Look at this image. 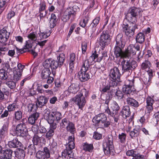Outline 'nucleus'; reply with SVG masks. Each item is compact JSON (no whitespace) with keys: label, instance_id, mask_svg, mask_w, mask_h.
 I'll use <instances>...</instances> for the list:
<instances>
[{"label":"nucleus","instance_id":"f257e3e1","mask_svg":"<svg viewBox=\"0 0 159 159\" xmlns=\"http://www.w3.org/2000/svg\"><path fill=\"white\" fill-rule=\"evenodd\" d=\"M44 118L50 124L49 129L46 133L45 137L48 139H50L54 134L55 130L57 127L56 123H54V118L52 115H50L48 110L45 111Z\"/></svg>","mask_w":159,"mask_h":159},{"label":"nucleus","instance_id":"f03ea898","mask_svg":"<svg viewBox=\"0 0 159 159\" xmlns=\"http://www.w3.org/2000/svg\"><path fill=\"white\" fill-rule=\"evenodd\" d=\"M122 37L121 34H118L116 37V44L114 48V53L116 57H121V58H125L124 52H123L121 49L124 47L125 44Z\"/></svg>","mask_w":159,"mask_h":159},{"label":"nucleus","instance_id":"7ed1b4c3","mask_svg":"<svg viewBox=\"0 0 159 159\" xmlns=\"http://www.w3.org/2000/svg\"><path fill=\"white\" fill-rule=\"evenodd\" d=\"M88 91L85 89H81V91L79 93L75 96L72 99L75 104L79 107V109L82 110L86 103V100L83 94L85 97L88 95Z\"/></svg>","mask_w":159,"mask_h":159},{"label":"nucleus","instance_id":"20e7f679","mask_svg":"<svg viewBox=\"0 0 159 159\" xmlns=\"http://www.w3.org/2000/svg\"><path fill=\"white\" fill-rule=\"evenodd\" d=\"M140 12L139 8L135 7H130L126 16V19L133 24L135 23L137 21L138 16Z\"/></svg>","mask_w":159,"mask_h":159},{"label":"nucleus","instance_id":"39448f33","mask_svg":"<svg viewBox=\"0 0 159 159\" xmlns=\"http://www.w3.org/2000/svg\"><path fill=\"white\" fill-rule=\"evenodd\" d=\"M11 133L14 136H26L28 134V131L25 124L22 122L17 124L15 129L11 131Z\"/></svg>","mask_w":159,"mask_h":159},{"label":"nucleus","instance_id":"423d86ee","mask_svg":"<svg viewBox=\"0 0 159 159\" xmlns=\"http://www.w3.org/2000/svg\"><path fill=\"white\" fill-rule=\"evenodd\" d=\"M104 151L105 153L107 155L113 154L114 153V146L113 139L111 138L105 139L103 143Z\"/></svg>","mask_w":159,"mask_h":159},{"label":"nucleus","instance_id":"0eeeda50","mask_svg":"<svg viewBox=\"0 0 159 159\" xmlns=\"http://www.w3.org/2000/svg\"><path fill=\"white\" fill-rule=\"evenodd\" d=\"M92 121L96 125L103 124L105 127H107L110 125V121L107 120L106 116L103 113H100L94 116Z\"/></svg>","mask_w":159,"mask_h":159},{"label":"nucleus","instance_id":"6e6552de","mask_svg":"<svg viewBox=\"0 0 159 159\" xmlns=\"http://www.w3.org/2000/svg\"><path fill=\"white\" fill-rule=\"evenodd\" d=\"M89 66L88 67L83 63L81 70L78 73V76L82 82H85L90 78Z\"/></svg>","mask_w":159,"mask_h":159},{"label":"nucleus","instance_id":"1a4fd4ad","mask_svg":"<svg viewBox=\"0 0 159 159\" xmlns=\"http://www.w3.org/2000/svg\"><path fill=\"white\" fill-rule=\"evenodd\" d=\"M109 76L110 81L111 83H113L114 85H116L117 83L120 81V74L118 69L116 67H114L110 70Z\"/></svg>","mask_w":159,"mask_h":159},{"label":"nucleus","instance_id":"9d476101","mask_svg":"<svg viewBox=\"0 0 159 159\" xmlns=\"http://www.w3.org/2000/svg\"><path fill=\"white\" fill-rule=\"evenodd\" d=\"M98 56L96 51H95L88 59L84 61L83 63L88 67L89 66L90 67V65L93 64L94 62H100L102 59L103 56Z\"/></svg>","mask_w":159,"mask_h":159},{"label":"nucleus","instance_id":"9b49d317","mask_svg":"<svg viewBox=\"0 0 159 159\" xmlns=\"http://www.w3.org/2000/svg\"><path fill=\"white\" fill-rule=\"evenodd\" d=\"M105 108L104 109L105 112L110 115L111 116H113L115 115H117L118 114L119 110L120 107L118 103L116 101H113L111 107L112 111L111 112L109 109L108 104L107 103L105 104Z\"/></svg>","mask_w":159,"mask_h":159},{"label":"nucleus","instance_id":"f8f14e48","mask_svg":"<svg viewBox=\"0 0 159 159\" xmlns=\"http://www.w3.org/2000/svg\"><path fill=\"white\" fill-rule=\"evenodd\" d=\"M123 60L121 62L122 70L124 71L131 70L132 68H134L137 66L136 62L134 61H130L128 58H123Z\"/></svg>","mask_w":159,"mask_h":159},{"label":"nucleus","instance_id":"ddd939ff","mask_svg":"<svg viewBox=\"0 0 159 159\" xmlns=\"http://www.w3.org/2000/svg\"><path fill=\"white\" fill-rule=\"evenodd\" d=\"M111 41L110 36L107 31H103L100 34L99 39V43L100 45L104 47L106 45H108Z\"/></svg>","mask_w":159,"mask_h":159},{"label":"nucleus","instance_id":"4468645a","mask_svg":"<svg viewBox=\"0 0 159 159\" xmlns=\"http://www.w3.org/2000/svg\"><path fill=\"white\" fill-rule=\"evenodd\" d=\"M122 27L123 31L125 34L128 36L131 37L134 34V30L137 28V26L135 24L129 25L127 24L123 23Z\"/></svg>","mask_w":159,"mask_h":159},{"label":"nucleus","instance_id":"2eb2a0df","mask_svg":"<svg viewBox=\"0 0 159 159\" xmlns=\"http://www.w3.org/2000/svg\"><path fill=\"white\" fill-rule=\"evenodd\" d=\"M134 80H130L128 79L125 81V84L122 88V91L125 93L129 94L132 92L131 89L134 85Z\"/></svg>","mask_w":159,"mask_h":159},{"label":"nucleus","instance_id":"dca6fc26","mask_svg":"<svg viewBox=\"0 0 159 159\" xmlns=\"http://www.w3.org/2000/svg\"><path fill=\"white\" fill-rule=\"evenodd\" d=\"M9 35L10 33L7 31L5 27L1 29L0 31V42L6 45Z\"/></svg>","mask_w":159,"mask_h":159},{"label":"nucleus","instance_id":"f3484780","mask_svg":"<svg viewBox=\"0 0 159 159\" xmlns=\"http://www.w3.org/2000/svg\"><path fill=\"white\" fill-rule=\"evenodd\" d=\"M116 85H114L113 83L112 82L111 83V82L105 84V85H103L102 87L100 88V90L102 93H108L109 92H111V91H115L113 89H111V87L113 86L114 87L116 86ZM111 95H112V93L110 92Z\"/></svg>","mask_w":159,"mask_h":159},{"label":"nucleus","instance_id":"a211bd4d","mask_svg":"<svg viewBox=\"0 0 159 159\" xmlns=\"http://www.w3.org/2000/svg\"><path fill=\"white\" fill-rule=\"evenodd\" d=\"M134 46L133 45H129L127 48L125 52H124L125 58L129 59L131 55L133 56L136 54Z\"/></svg>","mask_w":159,"mask_h":159},{"label":"nucleus","instance_id":"6ab92c4d","mask_svg":"<svg viewBox=\"0 0 159 159\" xmlns=\"http://www.w3.org/2000/svg\"><path fill=\"white\" fill-rule=\"evenodd\" d=\"M48 101L47 98L44 96H40L37 98L36 105L39 107H41L46 104Z\"/></svg>","mask_w":159,"mask_h":159},{"label":"nucleus","instance_id":"aec40b11","mask_svg":"<svg viewBox=\"0 0 159 159\" xmlns=\"http://www.w3.org/2000/svg\"><path fill=\"white\" fill-rule=\"evenodd\" d=\"M12 151L10 149H7L2 152L0 155V159H11Z\"/></svg>","mask_w":159,"mask_h":159},{"label":"nucleus","instance_id":"412c9836","mask_svg":"<svg viewBox=\"0 0 159 159\" xmlns=\"http://www.w3.org/2000/svg\"><path fill=\"white\" fill-rule=\"evenodd\" d=\"M21 144V143L16 138L13 139L12 141H9L8 144L9 147L10 148L20 147Z\"/></svg>","mask_w":159,"mask_h":159},{"label":"nucleus","instance_id":"4be33fe9","mask_svg":"<svg viewBox=\"0 0 159 159\" xmlns=\"http://www.w3.org/2000/svg\"><path fill=\"white\" fill-rule=\"evenodd\" d=\"M121 115L124 118H126L129 117L130 114V109L129 107H124L120 112Z\"/></svg>","mask_w":159,"mask_h":159},{"label":"nucleus","instance_id":"5701e85b","mask_svg":"<svg viewBox=\"0 0 159 159\" xmlns=\"http://www.w3.org/2000/svg\"><path fill=\"white\" fill-rule=\"evenodd\" d=\"M57 19L56 16L53 13L51 15L49 20V26L51 28H53L55 27L57 22Z\"/></svg>","mask_w":159,"mask_h":159},{"label":"nucleus","instance_id":"b1692460","mask_svg":"<svg viewBox=\"0 0 159 159\" xmlns=\"http://www.w3.org/2000/svg\"><path fill=\"white\" fill-rule=\"evenodd\" d=\"M75 138L74 136H69L68 139V149L72 150L75 147V144L74 143Z\"/></svg>","mask_w":159,"mask_h":159},{"label":"nucleus","instance_id":"393cba45","mask_svg":"<svg viewBox=\"0 0 159 159\" xmlns=\"http://www.w3.org/2000/svg\"><path fill=\"white\" fill-rule=\"evenodd\" d=\"M46 110H48V111L50 112V115H52L55 118V117L57 121V122H59V121L61 120V113L58 111H53L52 112V113H50V110L48 109H45L43 111V117H44V113H45V111Z\"/></svg>","mask_w":159,"mask_h":159},{"label":"nucleus","instance_id":"a878e982","mask_svg":"<svg viewBox=\"0 0 159 159\" xmlns=\"http://www.w3.org/2000/svg\"><path fill=\"white\" fill-rule=\"evenodd\" d=\"M79 85L77 84H71L68 87V92L72 93H76L79 90Z\"/></svg>","mask_w":159,"mask_h":159},{"label":"nucleus","instance_id":"bb28decb","mask_svg":"<svg viewBox=\"0 0 159 159\" xmlns=\"http://www.w3.org/2000/svg\"><path fill=\"white\" fill-rule=\"evenodd\" d=\"M8 125V122L5 123L0 131V138L1 139H3L7 134V129Z\"/></svg>","mask_w":159,"mask_h":159},{"label":"nucleus","instance_id":"cd10ccee","mask_svg":"<svg viewBox=\"0 0 159 159\" xmlns=\"http://www.w3.org/2000/svg\"><path fill=\"white\" fill-rule=\"evenodd\" d=\"M39 116V113L38 112L34 113L28 118V123L32 125L34 124L35 120H37Z\"/></svg>","mask_w":159,"mask_h":159},{"label":"nucleus","instance_id":"c85d7f7f","mask_svg":"<svg viewBox=\"0 0 159 159\" xmlns=\"http://www.w3.org/2000/svg\"><path fill=\"white\" fill-rule=\"evenodd\" d=\"M151 66V64L150 62L148 60H145L141 64V68L142 70L146 71L150 69Z\"/></svg>","mask_w":159,"mask_h":159},{"label":"nucleus","instance_id":"c756f323","mask_svg":"<svg viewBox=\"0 0 159 159\" xmlns=\"http://www.w3.org/2000/svg\"><path fill=\"white\" fill-rule=\"evenodd\" d=\"M126 101L128 104L135 107H137L139 106L138 102L134 99L130 98H128L126 99Z\"/></svg>","mask_w":159,"mask_h":159},{"label":"nucleus","instance_id":"7c9ffc66","mask_svg":"<svg viewBox=\"0 0 159 159\" xmlns=\"http://www.w3.org/2000/svg\"><path fill=\"white\" fill-rule=\"evenodd\" d=\"M50 74L49 69L43 68L42 71L41 77L43 79H46L49 77Z\"/></svg>","mask_w":159,"mask_h":159},{"label":"nucleus","instance_id":"2f4dec72","mask_svg":"<svg viewBox=\"0 0 159 159\" xmlns=\"http://www.w3.org/2000/svg\"><path fill=\"white\" fill-rule=\"evenodd\" d=\"M13 80L17 81L20 80L22 75V72L13 68Z\"/></svg>","mask_w":159,"mask_h":159},{"label":"nucleus","instance_id":"473e14b6","mask_svg":"<svg viewBox=\"0 0 159 159\" xmlns=\"http://www.w3.org/2000/svg\"><path fill=\"white\" fill-rule=\"evenodd\" d=\"M88 13H85V16L83 18L80 23V25L82 27H84L87 24L89 20V16Z\"/></svg>","mask_w":159,"mask_h":159},{"label":"nucleus","instance_id":"72a5a7b5","mask_svg":"<svg viewBox=\"0 0 159 159\" xmlns=\"http://www.w3.org/2000/svg\"><path fill=\"white\" fill-rule=\"evenodd\" d=\"M16 157L19 159H24L25 156L24 151L23 149H20L15 152Z\"/></svg>","mask_w":159,"mask_h":159},{"label":"nucleus","instance_id":"f704fd0d","mask_svg":"<svg viewBox=\"0 0 159 159\" xmlns=\"http://www.w3.org/2000/svg\"><path fill=\"white\" fill-rule=\"evenodd\" d=\"M66 129L71 134H74L75 131V125L72 122H69L68 125L66 126Z\"/></svg>","mask_w":159,"mask_h":159},{"label":"nucleus","instance_id":"c9c22d12","mask_svg":"<svg viewBox=\"0 0 159 159\" xmlns=\"http://www.w3.org/2000/svg\"><path fill=\"white\" fill-rule=\"evenodd\" d=\"M93 145L91 144H88L86 143H84L83 145V149L85 151L91 152L93 149Z\"/></svg>","mask_w":159,"mask_h":159},{"label":"nucleus","instance_id":"e433bc0d","mask_svg":"<svg viewBox=\"0 0 159 159\" xmlns=\"http://www.w3.org/2000/svg\"><path fill=\"white\" fill-rule=\"evenodd\" d=\"M145 37L144 34L142 33H139L138 34L136 37V42L139 43H142L145 40Z\"/></svg>","mask_w":159,"mask_h":159},{"label":"nucleus","instance_id":"4c0bfd02","mask_svg":"<svg viewBox=\"0 0 159 159\" xmlns=\"http://www.w3.org/2000/svg\"><path fill=\"white\" fill-rule=\"evenodd\" d=\"M37 34L35 32H32L28 35V38L31 41L34 42L36 41L37 38Z\"/></svg>","mask_w":159,"mask_h":159},{"label":"nucleus","instance_id":"58836bf2","mask_svg":"<svg viewBox=\"0 0 159 159\" xmlns=\"http://www.w3.org/2000/svg\"><path fill=\"white\" fill-rule=\"evenodd\" d=\"M69 151H68L67 150H64L61 153V156L62 157H66L67 155L70 158H72L73 156V153L71 151V150H70L69 149Z\"/></svg>","mask_w":159,"mask_h":159},{"label":"nucleus","instance_id":"ea45409f","mask_svg":"<svg viewBox=\"0 0 159 159\" xmlns=\"http://www.w3.org/2000/svg\"><path fill=\"white\" fill-rule=\"evenodd\" d=\"M65 56L63 53L60 54L57 57V60L59 62V65H62L65 61Z\"/></svg>","mask_w":159,"mask_h":159},{"label":"nucleus","instance_id":"a19ab883","mask_svg":"<svg viewBox=\"0 0 159 159\" xmlns=\"http://www.w3.org/2000/svg\"><path fill=\"white\" fill-rule=\"evenodd\" d=\"M88 43L89 42L86 41H84L82 42L81 48L82 54H84L86 52Z\"/></svg>","mask_w":159,"mask_h":159},{"label":"nucleus","instance_id":"79ce46f5","mask_svg":"<svg viewBox=\"0 0 159 159\" xmlns=\"http://www.w3.org/2000/svg\"><path fill=\"white\" fill-rule=\"evenodd\" d=\"M43 139L42 138L40 137L37 135L36 134H34L33 139V142L34 145H37L39 143L41 142L42 139Z\"/></svg>","mask_w":159,"mask_h":159},{"label":"nucleus","instance_id":"37998d69","mask_svg":"<svg viewBox=\"0 0 159 159\" xmlns=\"http://www.w3.org/2000/svg\"><path fill=\"white\" fill-rule=\"evenodd\" d=\"M7 72L5 71L4 70H0V78L2 80H6L7 77Z\"/></svg>","mask_w":159,"mask_h":159},{"label":"nucleus","instance_id":"c03bdc74","mask_svg":"<svg viewBox=\"0 0 159 159\" xmlns=\"http://www.w3.org/2000/svg\"><path fill=\"white\" fill-rule=\"evenodd\" d=\"M37 107L36 104L35 105L32 103H29L27 105L28 111L29 112L34 111L37 109Z\"/></svg>","mask_w":159,"mask_h":159},{"label":"nucleus","instance_id":"a18cd8bd","mask_svg":"<svg viewBox=\"0 0 159 159\" xmlns=\"http://www.w3.org/2000/svg\"><path fill=\"white\" fill-rule=\"evenodd\" d=\"M139 130L134 129L130 132L129 135L132 138L134 139L137 137L139 135Z\"/></svg>","mask_w":159,"mask_h":159},{"label":"nucleus","instance_id":"49530a36","mask_svg":"<svg viewBox=\"0 0 159 159\" xmlns=\"http://www.w3.org/2000/svg\"><path fill=\"white\" fill-rule=\"evenodd\" d=\"M155 100H156V99H155L154 96H152V97L150 96L146 98V103L147 105H152Z\"/></svg>","mask_w":159,"mask_h":159},{"label":"nucleus","instance_id":"de8ad7c7","mask_svg":"<svg viewBox=\"0 0 159 159\" xmlns=\"http://www.w3.org/2000/svg\"><path fill=\"white\" fill-rule=\"evenodd\" d=\"M75 64H69V75L70 76L74 75L75 73V69L74 68Z\"/></svg>","mask_w":159,"mask_h":159},{"label":"nucleus","instance_id":"09e8293b","mask_svg":"<svg viewBox=\"0 0 159 159\" xmlns=\"http://www.w3.org/2000/svg\"><path fill=\"white\" fill-rule=\"evenodd\" d=\"M138 154H139V153L133 149L128 150L126 152V155L127 156L132 157L137 155Z\"/></svg>","mask_w":159,"mask_h":159},{"label":"nucleus","instance_id":"8fccbe9b","mask_svg":"<svg viewBox=\"0 0 159 159\" xmlns=\"http://www.w3.org/2000/svg\"><path fill=\"white\" fill-rule=\"evenodd\" d=\"M146 71L147 72L148 74L149 75V78L148 79V81H147V80L145 81L144 79H143V81L144 82V84H148L149 80H150L153 76L152 71L151 69L148 70Z\"/></svg>","mask_w":159,"mask_h":159},{"label":"nucleus","instance_id":"3c124183","mask_svg":"<svg viewBox=\"0 0 159 159\" xmlns=\"http://www.w3.org/2000/svg\"><path fill=\"white\" fill-rule=\"evenodd\" d=\"M120 142L122 143H125L126 139V134L124 133L119 134L118 136Z\"/></svg>","mask_w":159,"mask_h":159},{"label":"nucleus","instance_id":"603ef678","mask_svg":"<svg viewBox=\"0 0 159 159\" xmlns=\"http://www.w3.org/2000/svg\"><path fill=\"white\" fill-rule=\"evenodd\" d=\"M44 154V153L42 151H38L36 153V157L37 159H44L46 158Z\"/></svg>","mask_w":159,"mask_h":159},{"label":"nucleus","instance_id":"864d4df0","mask_svg":"<svg viewBox=\"0 0 159 159\" xmlns=\"http://www.w3.org/2000/svg\"><path fill=\"white\" fill-rule=\"evenodd\" d=\"M44 153V155L46 158H48L50 157V150L47 147H45L43 151Z\"/></svg>","mask_w":159,"mask_h":159},{"label":"nucleus","instance_id":"5fc2aeb1","mask_svg":"<svg viewBox=\"0 0 159 159\" xmlns=\"http://www.w3.org/2000/svg\"><path fill=\"white\" fill-rule=\"evenodd\" d=\"M66 14H68L70 17L71 16H74L75 14H74V11H73V8L69 7L66 9L65 11Z\"/></svg>","mask_w":159,"mask_h":159},{"label":"nucleus","instance_id":"6e6d98bb","mask_svg":"<svg viewBox=\"0 0 159 159\" xmlns=\"http://www.w3.org/2000/svg\"><path fill=\"white\" fill-rule=\"evenodd\" d=\"M15 119L17 120H19L22 117V112L20 111H18L14 113Z\"/></svg>","mask_w":159,"mask_h":159},{"label":"nucleus","instance_id":"4d7b16f0","mask_svg":"<svg viewBox=\"0 0 159 159\" xmlns=\"http://www.w3.org/2000/svg\"><path fill=\"white\" fill-rule=\"evenodd\" d=\"M39 35L40 39H46L50 35L49 34L45 32H42L41 31H39Z\"/></svg>","mask_w":159,"mask_h":159},{"label":"nucleus","instance_id":"13d9d810","mask_svg":"<svg viewBox=\"0 0 159 159\" xmlns=\"http://www.w3.org/2000/svg\"><path fill=\"white\" fill-rule=\"evenodd\" d=\"M18 108V105L15 103H12L9 105L7 107V108L8 111H13Z\"/></svg>","mask_w":159,"mask_h":159},{"label":"nucleus","instance_id":"bf43d9fd","mask_svg":"<svg viewBox=\"0 0 159 159\" xmlns=\"http://www.w3.org/2000/svg\"><path fill=\"white\" fill-rule=\"evenodd\" d=\"M50 149L51 151L54 153L57 150V143L55 141H53L50 145Z\"/></svg>","mask_w":159,"mask_h":159},{"label":"nucleus","instance_id":"052dcab7","mask_svg":"<svg viewBox=\"0 0 159 159\" xmlns=\"http://www.w3.org/2000/svg\"><path fill=\"white\" fill-rule=\"evenodd\" d=\"M51 59H47L43 63V66L44 68H48L49 69L51 67Z\"/></svg>","mask_w":159,"mask_h":159},{"label":"nucleus","instance_id":"680f3d73","mask_svg":"<svg viewBox=\"0 0 159 159\" xmlns=\"http://www.w3.org/2000/svg\"><path fill=\"white\" fill-rule=\"evenodd\" d=\"M46 7V5L45 2L44 1L41 2L39 4V12L45 11Z\"/></svg>","mask_w":159,"mask_h":159},{"label":"nucleus","instance_id":"e2e57ef3","mask_svg":"<svg viewBox=\"0 0 159 159\" xmlns=\"http://www.w3.org/2000/svg\"><path fill=\"white\" fill-rule=\"evenodd\" d=\"M59 65V64L58 62L54 60H51L50 67L52 69H55L57 68Z\"/></svg>","mask_w":159,"mask_h":159},{"label":"nucleus","instance_id":"0e129e2a","mask_svg":"<svg viewBox=\"0 0 159 159\" xmlns=\"http://www.w3.org/2000/svg\"><path fill=\"white\" fill-rule=\"evenodd\" d=\"M28 152L31 155H32L33 153H35L36 152L35 149L34 145H30L28 147Z\"/></svg>","mask_w":159,"mask_h":159},{"label":"nucleus","instance_id":"69168bd1","mask_svg":"<svg viewBox=\"0 0 159 159\" xmlns=\"http://www.w3.org/2000/svg\"><path fill=\"white\" fill-rule=\"evenodd\" d=\"M123 97V93L120 90H117L116 92L115 97L118 99L120 100L122 99Z\"/></svg>","mask_w":159,"mask_h":159},{"label":"nucleus","instance_id":"338daca9","mask_svg":"<svg viewBox=\"0 0 159 159\" xmlns=\"http://www.w3.org/2000/svg\"><path fill=\"white\" fill-rule=\"evenodd\" d=\"M33 42L31 41L30 40H28L26 41L25 45L24 47V49H28L32 47V44Z\"/></svg>","mask_w":159,"mask_h":159},{"label":"nucleus","instance_id":"774afa93","mask_svg":"<svg viewBox=\"0 0 159 159\" xmlns=\"http://www.w3.org/2000/svg\"><path fill=\"white\" fill-rule=\"evenodd\" d=\"M7 86L11 89H13L15 88L16 84L15 82L12 81H9L6 83Z\"/></svg>","mask_w":159,"mask_h":159}]
</instances>
